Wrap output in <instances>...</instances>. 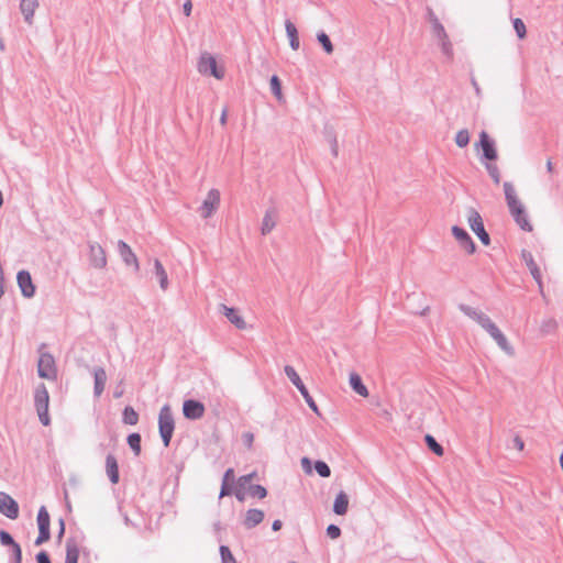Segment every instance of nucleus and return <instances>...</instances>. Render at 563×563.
Wrapping results in <instances>:
<instances>
[{
    "label": "nucleus",
    "mask_w": 563,
    "mask_h": 563,
    "mask_svg": "<svg viewBox=\"0 0 563 563\" xmlns=\"http://www.w3.org/2000/svg\"><path fill=\"white\" fill-rule=\"evenodd\" d=\"M16 282L23 297H34L36 288L35 285L33 284L30 272L25 269L18 272Z\"/></svg>",
    "instance_id": "nucleus-13"
},
{
    "label": "nucleus",
    "mask_w": 563,
    "mask_h": 563,
    "mask_svg": "<svg viewBox=\"0 0 563 563\" xmlns=\"http://www.w3.org/2000/svg\"><path fill=\"white\" fill-rule=\"evenodd\" d=\"M49 514L45 506H41L37 512V527L38 529H49Z\"/></svg>",
    "instance_id": "nucleus-35"
},
{
    "label": "nucleus",
    "mask_w": 563,
    "mask_h": 563,
    "mask_svg": "<svg viewBox=\"0 0 563 563\" xmlns=\"http://www.w3.org/2000/svg\"><path fill=\"white\" fill-rule=\"evenodd\" d=\"M122 421L124 424L135 426L139 422V413L133 407L126 406L122 412Z\"/></svg>",
    "instance_id": "nucleus-31"
},
{
    "label": "nucleus",
    "mask_w": 563,
    "mask_h": 563,
    "mask_svg": "<svg viewBox=\"0 0 563 563\" xmlns=\"http://www.w3.org/2000/svg\"><path fill=\"white\" fill-rule=\"evenodd\" d=\"M0 542L2 545H8L11 548L19 544L18 542H15L13 537L8 531L4 530H0Z\"/></svg>",
    "instance_id": "nucleus-46"
},
{
    "label": "nucleus",
    "mask_w": 563,
    "mask_h": 563,
    "mask_svg": "<svg viewBox=\"0 0 563 563\" xmlns=\"http://www.w3.org/2000/svg\"><path fill=\"white\" fill-rule=\"evenodd\" d=\"M38 5H40V3L37 0H21L20 10L24 16V21L27 24H30V25L32 24L34 12L38 8Z\"/></svg>",
    "instance_id": "nucleus-23"
},
{
    "label": "nucleus",
    "mask_w": 563,
    "mask_h": 563,
    "mask_svg": "<svg viewBox=\"0 0 563 563\" xmlns=\"http://www.w3.org/2000/svg\"><path fill=\"white\" fill-rule=\"evenodd\" d=\"M232 493H233V484L222 482L219 498L230 496Z\"/></svg>",
    "instance_id": "nucleus-51"
},
{
    "label": "nucleus",
    "mask_w": 563,
    "mask_h": 563,
    "mask_svg": "<svg viewBox=\"0 0 563 563\" xmlns=\"http://www.w3.org/2000/svg\"><path fill=\"white\" fill-rule=\"evenodd\" d=\"M220 205V191L218 189L209 190L206 199L200 207V214L203 219H208L218 209Z\"/></svg>",
    "instance_id": "nucleus-11"
},
{
    "label": "nucleus",
    "mask_w": 563,
    "mask_h": 563,
    "mask_svg": "<svg viewBox=\"0 0 563 563\" xmlns=\"http://www.w3.org/2000/svg\"><path fill=\"white\" fill-rule=\"evenodd\" d=\"M282 527H283V522L279 519H276V520L273 521L272 529L274 531L280 530Z\"/></svg>",
    "instance_id": "nucleus-63"
},
{
    "label": "nucleus",
    "mask_w": 563,
    "mask_h": 563,
    "mask_svg": "<svg viewBox=\"0 0 563 563\" xmlns=\"http://www.w3.org/2000/svg\"><path fill=\"white\" fill-rule=\"evenodd\" d=\"M221 563H236L231 550L227 545H220Z\"/></svg>",
    "instance_id": "nucleus-43"
},
{
    "label": "nucleus",
    "mask_w": 563,
    "mask_h": 563,
    "mask_svg": "<svg viewBox=\"0 0 563 563\" xmlns=\"http://www.w3.org/2000/svg\"><path fill=\"white\" fill-rule=\"evenodd\" d=\"M556 328H558L556 321L553 318H549V319L542 321V323L540 325V331L543 334H550V333L554 332Z\"/></svg>",
    "instance_id": "nucleus-41"
},
{
    "label": "nucleus",
    "mask_w": 563,
    "mask_h": 563,
    "mask_svg": "<svg viewBox=\"0 0 563 563\" xmlns=\"http://www.w3.org/2000/svg\"><path fill=\"white\" fill-rule=\"evenodd\" d=\"M459 309L467 317L476 321L483 329L486 328L489 322L492 321L490 318L482 312L481 310H477L471 306H467L465 303H460Z\"/></svg>",
    "instance_id": "nucleus-16"
},
{
    "label": "nucleus",
    "mask_w": 563,
    "mask_h": 563,
    "mask_svg": "<svg viewBox=\"0 0 563 563\" xmlns=\"http://www.w3.org/2000/svg\"><path fill=\"white\" fill-rule=\"evenodd\" d=\"M301 465L306 473H311V462L308 457L301 459Z\"/></svg>",
    "instance_id": "nucleus-59"
},
{
    "label": "nucleus",
    "mask_w": 563,
    "mask_h": 563,
    "mask_svg": "<svg viewBox=\"0 0 563 563\" xmlns=\"http://www.w3.org/2000/svg\"><path fill=\"white\" fill-rule=\"evenodd\" d=\"M242 441L247 449H251L254 442V434L252 432H244L242 434Z\"/></svg>",
    "instance_id": "nucleus-53"
},
{
    "label": "nucleus",
    "mask_w": 563,
    "mask_h": 563,
    "mask_svg": "<svg viewBox=\"0 0 563 563\" xmlns=\"http://www.w3.org/2000/svg\"><path fill=\"white\" fill-rule=\"evenodd\" d=\"M327 534L331 539H338L341 536V529L339 526L331 523L327 527Z\"/></svg>",
    "instance_id": "nucleus-49"
},
{
    "label": "nucleus",
    "mask_w": 563,
    "mask_h": 563,
    "mask_svg": "<svg viewBox=\"0 0 563 563\" xmlns=\"http://www.w3.org/2000/svg\"><path fill=\"white\" fill-rule=\"evenodd\" d=\"M247 492L252 497H257L260 499L267 496V489L260 484L250 485Z\"/></svg>",
    "instance_id": "nucleus-40"
},
{
    "label": "nucleus",
    "mask_w": 563,
    "mask_h": 563,
    "mask_svg": "<svg viewBox=\"0 0 563 563\" xmlns=\"http://www.w3.org/2000/svg\"><path fill=\"white\" fill-rule=\"evenodd\" d=\"M93 379H95L93 395H95V397H100L104 390L106 383H107L106 369L101 366L95 367L93 368Z\"/></svg>",
    "instance_id": "nucleus-19"
},
{
    "label": "nucleus",
    "mask_w": 563,
    "mask_h": 563,
    "mask_svg": "<svg viewBox=\"0 0 563 563\" xmlns=\"http://www.w3.org/2000/svg\"><path fill=\"white\" fill-rule=\"evenodd\" d=\"M284 372L286 376L289 378V380L297 387L301 396L303 397L305 401L309 406V408L318 416H321L319 408L312 398V396L309 394L307 387L302 383L300 376L296 372V369L291 365H286L284 367Z\"/></svg>",
    "instance_id": "nucleus-4"
},
{
    "label": "nucleus",
    "mask_w": 563,
    "mask_h": 563,
    "mask_svg": "<svg viewBox=\"0 0 563 563\" xmlns=\"http://www.w3.org/2000/svg\"><path fill=\"white\" fill-rule=\"evenodd\" d=\"M222 482L223 483H231V484H233V482H234V471H233V468H228L224 472Z\"/></svg>",
    "instance_id": "nucleus-56"
},
{
    "label": "nucleus",
    "mask_w": 563,
    "mask_h": 563,
    "mask_svg": "<svg viewBox=\"0 0 563 563\" xmlns=\"http://www.w3.org/2000/svg\"><path fill=\"white\" fill-rule=\"evenodd\" d=\"M35 559L37 563H52L51 558L46 551H40Z\"/></svg>",
    "instance_id": "nucleus-55"
},
{
    "label": "nucleus",
    "mask_w": 563,
    "mask_h": 563,
    "mask_svg": "<svg viewBox=\"0 0 563 563\" xmlns=\"http://www.w3.org/2000/svg\"><path fill=\"white\" fill-rule=\"evenodd\" d=\"M486 169H487L489 176L492 177V179L494 180V183L496 185H499L500 184V172H499L498 166L488 162V163H486Z\"/></svg>",
    "instance_id": "nucleus-45"
},
{
    "label": "nucleus",
    "mask_w": 563,
    "mask_h": 563,
    "mask_svg": "<svg viewBox=\"0 0 563 563\" xmlns=\"http://www.w3.org/2000/svg\"><path fill=\"white\" fill-rule=\"evenodd\" d=\"M234 495L239 501H243L245 499V495L241 489H236Z\"/></svg>",
    "instance_id": "nucleus-64"
},
{
    "label": "nucleus",
    "mask_w": 563,
    "mask_h": 563,
    "mask_svg": "<svg viewBox=\"0 0 563 563\" xmlns=\"http://www.w3.org/2000/svg\"><path fill=\"white\" fill-rule=\"evenodd\" d=\"M512 442H514V446H515L516 449H518L519 451H522V450H523V448H525V442H523V440H522L519 435H516V437L514 438Z\"/></svg>",
    "instance_id": "nucleus-58"
},
{
    "label": "nucleus",
    "mask_w": 563,
    "mask_h": 563,
    "mask_svg": "<svg viewBox=\"0 0 563 563\" xmlns=\"http://www.w3.org/2000/svg\"><path fill=\"white\" fill-rule=\"evenodd\" d=\"M492 338L496 341L497 345L503 351H505L508 355H512L514 354V347L509 344V342L507 341L505 334L500 330H497L492 335Z\"/></svg>",
    "instance_id": "nucleus-29"
},
{
    "label": "nucleus",
    "mask_w": 563,
    "mask_h": 563,
    "mask_svg": "<svg viewBox=\"0 0 563 563\" xmlns=\"http://www.w3.org/2000/svg\"><path fill=\"white\" fill-rule=\"evenodd\" d=\"M264 511L261 509L252 508L245 514L243 525L246 529H253L264 520Z\"/></svg>",
    "instance_id": "nucleus-20"
},
{
    "label": "nucleus",
    "mask_w": 563,
    "mask_h": 563,
    "mask_svg": "<svg viewBox=\"0 0 563 563\" xmlns=\"http://www.w3.org/2000/svg\"><path fill=\"white\" fill-rule=\"evenodd\" d=\"M256 476V472L243 475L239 478L238 484L241 488L245 487Z\"/></svg>",
    "instance_id": "nucleus-52"
},
{
    "label": "nucleus",
    "mask_w": 563,
    "mask_h": 563,
    "mask_svg": "<svg viewBox=\"0 0 563 563\" xmlns=\"http://www.w3.org/2000/svg\"><path fill=\"white\" fill-rule=\"evenodd\" d=\"M324 136H325V140L330 144L331 154L334 157H338V155H339V144H338V140H336V135H335L334 130L333 129H325Z\"/></svg>",
    "instance_id": "nucleus-33"
},
{
    "label": "nucleus",
    "mask_w": 563,
    "mask_h": 563,
    "mask_svg": "<svg viewBox=\"0 0 563 563\" xmlns=\"http://www.w3.org/2000/svg\"><path fill=\"white\" fill-rule=\"evenodd\" d=\"M154 271H155L156 277L158 278L161 288L163 290H166L168 288V284H169L167 273H166L163 264L161 263V261L157 258L154 260Z\"/></svg>",
    "instance_id": "nucleus-28"
},
{
    "label": "nucleus",
    "mask_w": 563,
    "mask_h": 563,
    "mask_svg": "<svg viewBox=\"0 0 563 563\" xmlns=\"http://www.w3.org/2000/svg\"><path fill=\"white\" fill-rule=\"evenodd\" d=\"M504 191L509 212L512 216L515 222L520 227L521 230L531 232L532 225L529 221L528 214L521 201L518 199L515 187L511 183H504Z\"/></svg>",
    "instance_id": "nucleus-1"
},
{
    "label": "nucleus",
    "mask_w": 563,
    "mask_h": 563,
    "mask_svg": "<svg viewBox=\"0 0 563 563\" xmlns=\"http://www.w3.org/2000/svg\"><path fill=\"white\" fill-rule=\"evenodd\" d=\"M118 252L125 265L133 266L135 272L140 269L139 261L135 253L122 240L118 242Z\"/></svg>",
    "instance_id": "nucleus-15"
},
{
    "label": "nucleus",
    "mask_w": 563,
    "mask_h": 563,
    "mask_svg": "<svg viewBox=\"0 0 563 563\" xmlns=\"http://www.w3.org/2000/svg\"><path fill=\"white\" fill-rule=\"evenodd\" d=\"M277 210L275 207L268 208L263 218L261 233L267 235L276 225Z\"/></svg>",
    "instance_id": "nucleus-24"
},
{
    "label": "nucleus",
    "mask_w": 563,
    "mask_h": 563,
    "mask_svg": "<svg viewBox=\"0 0 563 563\" xmlns=\"http://www.w3.org/2000/svg\"><path fill=\"white\" fill-rule=\"evenodd\" d=\"M11 559L13 561V563H22V549L20 547V544L11 548Z\"/></svg>",
    "instance_id": "nucleus-50"
},
{
    "label": "nucleus",
    "mask_w": 563,
    "mask_h": 563,
    "mask_svg": "<svg viewBox=\"0 0 563 563\" xmlns=\"http://www.w3.org/2000/svg\"><path fill=\"white\" fill-rule=\"evenodd\" d=\"M467 221L471 230L478 236L479 241L486 246L489 245L490 236L485 230L483 219L476 209L470 208L467 210Z\"/></svg>",
    "instance_id": "nucleus-5"
},
{
    "label": "nucleus",
    "mask_w": 563,
    "mask_h": 563,
    "mask_svg": "<svg viewBox=\"0 0 563 563\" xmlns=\"http://www.w3.org/2000/svg\"><path fill=\"white\" fill-rule=\"evenodd\" d=\"M198 71L202 75L213 76L217 79L224 77V69L218 68L216 58L209 53H202L200 55Z\"/></svg>",
    "instance_id": "nucleus-6"
},
{
    "label": "nucleus",
    "mask_w": 563,
    "mask_h": 563,
    "mask_svg": "<svg viewBox=\"0 0 563 563\" xmlns=\"http://www.w3.org/2000/svg\"><path fill=\"white\" fill-rule=\"evenodd\" d=\"M285 29H286L287 36L289 38L290 47L294 51H297L300 46V42H299V36H298V31H297L296 25L290 20H286Z\"/></svg>",
    "instance_id": "nucleus-26"
},
{
    "label": "nucleus",
    "mask_w": 563,
    "mask_h": 563,
    "mask_svg": "<svg viewBox=\"0 0 563 563\" xmlns=\"http://www.w3.org/2000/svg\"><path fill=\"white\" fill-rule=\"evenodd\" d=\"M424 442L428 449L433 452L438 456H442L444 454L443 446L435 440V438L431 434L424 435Z\"/></svg>",
    "instance_id": "nucleus-32"
},
{
    "label": "nucleus",
    "mask_w": 563,
    "mask_h": 563,
    "mask_svg": "<svg viewBox=\"0 0 563 563\" xmlns=\"http://www.w3.org/2000/svg\"><path fill=\"white\" fill-rule=\"evenodd\" d=\"M512 25H514V29L516 31V34L517 36L522 40L526 37L527 35V29H526V25L523 23V21L519 18H516L514 21H512Z\"/></svg>",
    "instance_id": "nucleus-44"
},
{
    "label": "nucleus",
    "mask_w": 563,
    "mask_h": 563,
    "mask_svg": "<svg viewBox=\"0 0 563 563\" xmlns=\"http://www.w3.org/2000/svg\"><path fill=\"white\" fill-rule=\"evenodd\" d=\"M317 40L318 42L320 43V45L322 46V48L324 49V52L327 54H332L333 53V44L330 40V37L328 36V34L323 31H320L318 34H317Z\"/></svg>",
    "instance_id": "nucleus-36"
},
{
    "label": "nucleus",
    "mask_w": 563,
    "mask_h": 563,
    "mask_svg": "<svg viewBox=\"0 0 563 563\" xmlns=\"http://www.w3.org/2000/svg\"><path fill=\"white\" fill-rule=\"evenodd\" d=\"M484 330L492 336L497 330H499V328L493 321H490L489 324L484 328Z\"/></svg>",
    "instance_id": "nucleus-60"
},
{
    "label": "nucleus",
    "mask_w": 563,
    "mask_h": 563,
    "mask_svg": "<svg viewBox=\"0 0 563 563\" xmlns=\"http://www.w3.org/2000/svg\"><path fill=\"white\" fill-rule=\"evenodd\" d=\"M37 375L41 378L55 380L57 368L53 355L48 352L41 353L37 362Z\"/></svg>",
    "instance_id": "nucleus-7"
},
{
    "label": "nucleus",
    "mask_w": 563,
    "mask_h": 563,
    "mask_svg": "<svg viewBox=\"0 0 563 563\" xmlns=\"http://www.w3.org/2000/svg\"><path fill=\"white\" fill-rule=\"evenodd\" d=\"M191 9H192V4H191V1L190 0H187L184 5H183V10H184V14L186 16H189L190 13H191Z\"/></svg>",
    "instance_id": "nucleus-61"
},
{
    "label": "nucleus",
    "mask_w": 563,
    "mask_h": 563,
    "mask_svg": "<svg viewBox=\"0 0 563 563\" xmlns=\"http://www.w3.org/2000/svg\"><path fill=\"white\" fill-rule=\"evenodd\" d=\"M58 525H59V530H58V533H57V541L60 542L64 534H65V520L63 518H60L58 520Z\"/></svg>",
    "instance_id": "nucleus-57"
},
{
    "label": "nucleus",
    "mask_w": 563,
    "mask_h": 563,
    "mask_svg": "<svg viewBox=\"0 0 563 563\" xmlns=\"http://www.w3.org/2000/svg\"><path fill=\"white\" fill-rule=\"evenodd\" d=\"M314 470L319 474V476H321L323 478H328L331 476V468L324 461H321V460L316 461Z\"/></svg>",
    "instance_id": "nucleus-39"
},
{
    "label": "nucleus",
    "mask_w": 563,
    "mask_h": 563,
    "mask_svg": "<svg viewBox=\"0 0 563 563\" xmlns=\"http://www.w3.org/2000/svg\"><path fill=\"white\" fill-rule=\"evenodd\" d=\"M441 46V51L444 56H446L450 60L453 58V46L449 38V35L445 40H438Z\"/></svg>",
    "instance_id": "nucleus-42"
},
{
    "label": "nucleus",
    "mask_w": 563,
    "mask_h": 563,
    "mask_svg": "<svg viewBox=\"0 0 563 563\" xmlns=\"http://www.w3.org/2000/svg\"><path fill=\"white\" fill-rule=\"evenodd\" d=\"M0 512L9 519L19 517V504L4 492H0Z\"/></svg>",
    "instance_id": "nucleus-12"
},
{
    "label": "nucleus",
    "mask_w": 563,
    "mask_h": 563,
    "mask_svg": "<svg viewBox=\"0 0 563 563\" xmlns=\"http://www.w3.org/2000/svg\"><path fill=\"white\" fill-rule=\"evenodd\" d=\"M107 475L112 484H118L120 479L119 465L115 456L109 453L106 457Z\"/></svg>",
    "instance_id": "nucleus-21"
},
{
    "label": "nucleus",
    "mask_w": 563,
    "mask_h": 563,
    "mask_svg": "<svg viewBox=\"0 0 563 563\" xmlns=\"http://www.w3.org/2000/svg\"><path fill=\"white\" fill-rule=\"evenodd\" d=\"M175 430V420L169 405H164L158 413V431L165 448H168Z\"/></svg>",
    "instance_id": "nucleus-2"
},
{
    "label": "nucleus",
    "mask_w": 563,
    "mask_h": 563,
    "mask_svg": "<svg viewBox=\"0 0 563 563\" xmlns=\"http://www.w3.org/2000/svg\"><path fill=\"white\" fill-rule=\"evenodd\" d=\"M89 264L96 269H103L107 266V255L104 249L98 243L89 242Z\"/></svg>",
    "instance_id": "nucleus-9"
},
{
    "label": "nucleus",
    "mask_w": 563,
    "mask_h": 563,
    "mask_svg": "<svg viewBox=\"0 0 563 563\" xmlns=\"http://www.w3.org/2000/svg\"><path fill=\"white\" fill-rule=\"evenodd\" d=\"M521 258L526 263L527 267L529 268L530 274L532 275L533 279L537 282L540 291H542L543 283H542L541 272H540L537 263L534 262V258H533L531 252H529L527 250H522Z\"/></svg>",
    "instance_id": "nucleus-17"
},
{
    "label": "nucleus",
    "mask_w": 563,
    "mask_h": 563,
    "mask_svg": "<svg viewBox=\"0 0 563 563\" xmlns=\"http://www.w3.org/2000/svg\"><path fill=\"white\" fill-rule=\"evenodd\" d=\"M350 385H351V388L360 396H362V397L368 396L367 387L363 384L362 378L358 374H356V373L350 374Z\"/></svg>",
    "instance_id": "nucleus-27"
},
{
    "label": "nucleus",
    "mask_w": 563,
    "mask_h": 563,
    "mask_svg": "<svg viewBox=\"0 0 563 563\" xmlns=\"http://www.w3.org/2000/svg\"><path fill=\"white\" fill-rule=\"evenodd\" d=\"M432 33L438 40H445L448 36V33L441 22L435 23V25L432 27Z\"/></svg>",
    "instance_id": "nucleus-48"
},
{
    "label": "nucleus",
    "mask_w": 563,
    "mask_h": 563,
    "mask_svg": "<svg viewBox=\"0 0 563 563\" xmlns=\"http://www.w3.org/2000/svg\"><path fill=\"white\" fill-rule=\"evenodd\" d=\"M475 148L482 150V158L488 162H494L498 158L495 141L488 135L486 131L479 133V140L475 143Z\"/></svg>",
    "instance_id": "nucleus-8"
},
{
    "label": "nucleus",
    "mask_w": 563,
    "mask_h": 563,
    "mask_svg": "<svg viewBox=\"0 0 563 563\" xmlns=\"http://www.w3.org/2000/svg\"><path fill=\"white\" fill-rule=\"evenodd\" d=\"M49 394L44 383L36 386L34 390V407L38 415L41 423L45 427L49 426L51 418L48 415Z\"/></svg>",
    "instance_id": "nucleus-3"
},
{
    "label": "nucleus",
    "mask_w": 563,
    "mask_h": 563,
    "mask_svg": "<svg viewBox=\"0 0 563 563\" xmlns=\"http://www.w3.org/2000/svg\"><path fill=\"white\" fill-rule=\"evenodd\" d=\"M470 143V132L466 129L460 130L455 135V144L463 148Z\"/></svg>",
    "instance_id": "nucleus-38"
},
{
    "label": "nucleus",
    "mask_w": 563,
    "mask_h": 563,
    "mask_svg": "<svg viewBox=\"0 0 563 563\" xmlns=\"http://www.w3.org/2000/svg\"><path fill=\"white\" fill-rule=\"evenodd\" d=\"M79 542L76 538L70 537L66 540V559L65 563H78Z\"/></svg>",
    "instance_id": "nucleus-22"
},
{
    "label": "nucleus",
    "mask_w": 563,
    "mask_h": 563,
    "mask_svg": "<svg viewBox=\"0 0 563 563\" xmlns=\"http://www.w3.org/2000/svg\"><path fill=\"white\" fill-rule=\"evenodd\" d=\"M349 508V497L347 495L341 490L333 503V512L338 516H343L347 512Z\"/></svg>",
    "instance_id": "nucleus-25"
},
{
    "label": "nucleus",
    "mask_w": 563,
    "mask_h": 563,
    "mask_svg": "<svg viewBox=\"0 0 563 563\" xmlns=\"http://www.w3.org/2000/svg\"><path fill=\"white\" fill-rule=\"evenodd\" d=\"M51 539L49 529H38V536L34 542L35 545H41Z\"/></svg>",
    "instance_id": "nucleus-47"
},
{
    "label": "nucleus",
    "mask_w": 563,
    "mask_h": 563,
    "mask_svg": "<svg viewBox=\"0 0 563 563\" xmlns=\"http://www.w3.org/2000/svg\"><path fill=\"white\" fill-rule=\"evenodd\" d=\"M427 19L431 24V29L435 25V23H440V20L430 7L427 8Z\"/></svg>",
    "instance_id": "nucleus-54"
},
{
    "label": "nucleus",
    "mask_w": 563,
    "mask_h": 563,
    "mask_svg": "<svg viewBox=\"0 0 563 563\" xmlns=\"http://www.w3.org/2000/svg\"><path fill=\"white\" fill-rule=\"evenodd\" d=\"M272 93L278 99H283L282 81L277 75H273L269 80Z\"/></svg>",
    "instance_id": "nucleus-37"
},
{
    "label": "nucleus",
    "mask_w": 563,
    "mask_h": 563,
    "mask_svg": "<svg viewBox=\"0 0 563 563\" xmlns=\"http://www.w3.org/2000/svg\"><path fill=\"white\" fill-rule=\"evenodd\" d=\"M205 412L206 407L199 400L187 399L183 404V413L188 420H198L205 416Z\"/></svg>",
    "instance_id": "nucleus-10"
},
{
    "label": "nucleus",
    "mask_w": 563,
    "mask_h": 563,
    "mask_svg": "<svg viewBox=\"0 0 563 563\" xmlns=\"http://www.w3.org/2000/svg\"><path fill=\"white\" fill-rule=\"evenodd\" d=\"M141 435L140 433L136 432L129 434L126 438V442L135 456H139L141 454Z\"/></svg>",
    "instance_id": "nucleus-34"
},
{
    "label": "nucleus",
    "mask_w": 563,
    "mask_h": 563,
    "mask_svg": "<svg viewBox=\"0 0 563 563\" xmlns=\"http://www.w3.org/2000/svg\"><path fill=\"white\" fill-rule=\"evenodd\" d=\"M452 234L459 242L460 246L464 249L467 254H473L476 251V245L465 229L459 225H453Z\"/></svg>",
    "instance_id": "nucleus-14"
},
{
    "label": "nucleus",
    "mask_w": 563,
    "mask_h": 563,
    "mask_svg": "<svg viewBox=\"0 0 563 563\" xmlns=\"http://www.w3.org/2000/svg\"><path fill=\"white\" fill-rule=\"evenodd\" d=\"M220 312H222L227 319L235 325L239 330L246 329V322L243 319V317L239 313V311L235 308L228 307L224 303H221L219 306Z\"/></svg>",
    "instance_id": "nucleus-18"
},
{
    "label": "nucleus",
    "mask_w": 563,
    "mask_h": 563,
    "mask_svg": "<svg viewBox=\"0 0 563 563\" xmlns=\"http://www.w3.org/2000/svg\"><path fill=\"white\" fill-rule=\"evenodd\" d=\"M471 82H472V86H473V87H474V89H475L476 95L479 97V96H481L482 90H481V88H479L478 82L476 81V79H475L474 77H472Z\"/></svg>",
    "instance_id": "nucleus-62"
},
{
    "label": "nucleus",
    "mask_w": 563,
    "mask_h": 563,
    "mask_svg": "<svg viewBox=\"0 0 563 563\" xmlns=\"http://www.w3.org/2000/svg\"><path fill=\"white\" fill-rule=\"evenodd\" d=\"M492 338L496 341L497 345L503 351H505L508 355H512L514 354V347L509 344V342L507 341L505 334L500 330H497L492 335Z\"/></svg>",
    "instance_id": "nucleus-30"
}]
</instances>
